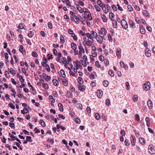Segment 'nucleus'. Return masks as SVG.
I'll return each mask as SVG.
<instances>
[{
    "mask_svg": "<svg viewBox=\"0 0 155 155\" xmlns=\"http://www.w3.org/2000/svg\"><path fill=\"white\" fill-rule=\"evenodd\" d=\"M149 153L151 154L155 153V147L152 145H149L148 147Z\"/></svg>",
    "mask_w": 155,
    "mask_h": 155,
    "instance_id": "obj_1",
    "label": "nucleus"
},
{
    "mask_svg": "<svg viewBox=\"0 0 155 155\" xmlns=\"http://www.w3.org/2000/svg\"><path fill=\"white\" fill-rule=\"evenodd\" d=\"M121 25L124 28L127 29L128 28V26L127 22L124 19H123L121 20Z\"/></svg>",
    "mask_w": 155,
    "mask_h": 155,
    "instance_id": "obj_2",
    "label": "nucleus"
},
{
    "mask_svg": "<svg viewBox=\"0 0 155 155\" xmlns=\"http://www.w3.org/2000/svg\"><path fill=\"white\" fill-rule=\"evenodd\" d=\"M143 89L146 91L148 90L150 87V83L148 81L147 82V83L144 84V85H143Z\"/></svg>",
    "mask_w": 155,
    "mask_h": 155,
    "instance_id": "obj_3",
    "label": "nucleus"
},
{
    "mask_svg": "<svg viewBox=\"0 0 155 155\" xmlns=\"http://www.w3.org/2000/svg\"><path fill=\"white\" fill-rule=\"evenodd\" d=\"M96 39L97 41L100 43H102L103 41V38L100 35H98L96 37Z\"/></svg>",
    "mask_w": 155,
    "mask_h": 155,
    "instance_id": "obj_4",
    "label": "nucleus"
},
{
    "mask_svg": "<svg viewBox=\"0 0 155 155\" xmlns=\"http://www.w3.org/2000/svg\"><path fill=\"white\" fill-rule=\"evenodd\" d=\"M116 54L118 58H120L121 55L120 53H121V49L119 48H118L117 50Z\"/></svg>",
    "mask_w": 155,
    "mask_h": 155,
    "instance_id": "obj_5",
    "label": "nucleus"
},
{
    "mask_svg": "<svg viewBox=\"0 0 155 155\" xmlns=\"http://www.w3.org/2000/svg\"><path fill=\"white\" fill-rule=\"evenodd\" d=\"M19 50L20 52L23 55H25L26 54L25 50H24L23 46L22 45L20 46Z\"/></svg>",
    "mask_w": 155,
    "mask_h": 155,
    "instance_id": "obj_6",
    "label": "nucleus"
},
{
    "mask_svg": "<svg viewBox=\"0 0 155 155\" xmlns=\"http://www.w3.org/2000/svg\"><path fill=\"white\" fill-rule=\"evenodd\" d=\"M129 23L130 28H134L136 27L135 24L131 20H129Z\"/></svg>",
    "mask_w": 155,
    "mask_h": 155,
    "instance_id": "obj_7",
    "label": "nucleus"
},
{
    "mask_svg": "<svg viewBox=\"0 0 155 155\" xmlns=\"http://www.w3.org/2000/svg\"><path fill=\"white\" fill-rule=\"evenodd\" d=\"M151 51L148 48H147L146 50L145 54L146 56L147 57H150L151 55Z\"/></svg>",
    "mask_w": 155,
    "mask_h": 155,
    "instance_id": "obj_8",
    "label": "nucleus"
},
{
    "mask_svg": "<svg viewBox=\"0 0 155 155\" xmlns=\"http://www.w3.org/2000/svg\"><path fill=\"white\" fill-rule=\"evenodd\" d=\"M147 105L150 109H152L153 107V104L151 101L150 99H148L147 101Z\"/></svg>",
    "mask_w": 155,
    "mask_h": 155,
    "instance_id": "obj_9",
    "label": "nucleus"
},
{
    "mask_svg": "<svg viewBox=\"0 0 155 155\" xmlns=\"http://www.w3.org/2000/svg\"><path fill=\"white\" fill-rule=\"evenodd\" d=\"M86 87L84 85H82L79 86V90L82 91L84 92L85 90Z\"/></svg>",
    "mask_w": 155,
    "mask_h": 155,
    "instance_id": "obj_10",
    "label": "nucleus"
},
{
    "mask_svg": "<svg viewBox=\"0 0 155 155\" xmlns=\"http://www.w3.org/2000/svg\"><path fill=\"white\" fill-rule=\"evenodd\" d=\"M107 31L104 28H102L101 30V32L99 33L101 35H105L106 34Z\"/></svg>",
    "mask_w": 155,
    "mask_h": 155,
    "instance_id": "obj_11",
    "label": "nucleus"
},
{
    "mask_svg": "<svg viewBox=\"0 0 155 155\" xmlns=\"http://www.w3.org/2000/svg\"><path fill=\"white\" fill-rule=\"evenodd\" d=\"M140 31L141 33L142 34H144L146 32L144 28L142 26H140Z\"/></svg>",
    "mask_w": 155,
    "mask_h": 155,
    "instance_id": "obj_12",
    "label": "nucleus"
},
{
    "mask_svg": "<svg viewBox=\"0 0 155 155\" xmlns=\"http://www.w3.org/2000/svg\"><path fill=\"white\" fill-rule=\"evenodd\" d=\"M71 47L75 51L77 48V46L76 44L74 42H73L71 43Z\"/></svg>",
    "mask_w": 155,
    "mask_h": 155,
    "instance_id": "obj_13",
    "label": "nucleus"
},
{
    "mask_svg": "<svg viewBox=\"0 0 155 155\" xmlns=\"http://www.w3.org/2000/svg\"><path fill=\"white\" fill-rule=\"evenodd\" d=\"M91 35L92 38V37L93 38H95L97 36V33L93 31L91 32Z\"/></svg>",
    "mask_w": 155,
    "mask_h": 155,
    "instance_id": "obj_14",
    "label": "nucleus"
},
{
    "mask_svg": "<svg viewBox=\"0 0 155 155\" xmlns=\"http://www.w3.org/2000/svg\"><path fill=\"white\" fill-rule=\"evenodd\" d=\"M112 21L113 26L115 28H117V21L114 19H113Z\"/></svg>",
    "mask_w": 155,
    "mask_h": 155,
    "instance_id": "obj_15",
    "label": "nucleus"
},
{
    "mask_svg": "<svg viewBox=\"0 0 155 155\" xmlns=\"http://www.w3.org/2000/svg\"><path fill=\"white\" fill-rule=\"evenodd\" d=\"M102 8L104 12L105 13H107L108 12V10H106L107 8H108V7L107 5H104L103 7H102Z\"/></svg>",
    "mask_w": 155,
    "mask_h": 155,
    "instance_id": "obj_16",
    "label": "nucleus"
},
{
    "mask_svg": "<svg viewBox=\"0 0 155 155\" xmlns=\"http://www.w3.org/2000/svg\"><path fill=\"white\" fill-rule=\"evenodd\" d=\"M74 20L75 22L77 24L79 23V18H78L77 16H74Z\"/></svg>",
    "mask_w": 155,
    "mask_h": 155,
    "instance_id": "obj_17",
    "label": "nucleus"
},
{
    "mask_svg": "<svg viewBox=\"0 0 155 155\" xmlns=\"http://www.w3.org/2000/svg\"><path fill=\"white\" fill-rule=\"evenodd\" d=\"M96 75V73L95 72H92L89 76L90 79L93 80L94 78V76Z\"/></svg>",
    "mask_w": 155,
    "mask_h": 155,
    "instance_id": "obj_18",
    "label": "nucleus"
},
{
    "mask_svg": "<svg viewBox=\"0 0 155 155\" xmlns=\"http://www.w3.org/2000/svg\"><path fill=\"white\" fill-rule=\"evenodd\" d=\"M78 82L81 84H82L84 82L82 78L79 77L78 78Z\"/></svg>",
    "mask_w": 155,
    "mask_h": 155,
    "instance_id": "obj_19",
    "label": "nucleus"
},
{
    "mask_svg": "<svg viewBox=\"0 0 155 155\" xmlns=\"http://www.w3.org/2000/svg\"><path fill=\"white\" fill-rule=\"evenodd\" d=\"M97 4L101 8L103 7L104 5L102 3L101 1L100 0H97Z\"/></svg>",
    "mask_w": 155,
    "mask_h": 155,
    "instance_id": "obj_20",
    "label": "nucleus"
},
{
    "mask_svg": "<svg viewBox=\"0 0 155 155\" xmlns=\"http://www.w3.org/2000/svg\"><path fill=\"white\" fill-rule=\"evenodd\" d=\"M132 139L131 141V143L133 145H134L135 144L136 138L133 135L132 136Z\"/></svg>",
    "mask_w": 155,
    "mask_h": 155,
    "instance_id": "obj_21",
    "label": "nucleus"
},
{
    "mask_svg": "<svg viewBox=\"0 0 155 155\" xmlns=\"http://www.w3.org/2000/svg\"><path fill=\"white\" fill-rule=\"evenodd\" d=\"M28 110L27 108H24L23 110H21V112L22 114H27L28 113Z\"/></svg>",
    "mask_w": 155,
    "mask_h": 155,
    "instance_id": "obj_22",
    "label": "nucleus"
},
{
    "mask_svg": "<svg viewBox=\"0 0 155 155\" xmlns=\"http://www.w3.org/2000/svg\"><path fill=\"white\" fill-rule=\"evenodd\" d=\"M60 72L63 78H64L66 77L65 72L63 70H61L60 71Z\"/></svg>",
    "mask_w": 155,
    "mask_h": 155,
    "instance_id": "obj_23",
    "label": "nucleus"
},
{
    "mask_svg": "<svg viewBox=\"0 0 155 155\" xmlns=\"http://www.w3.org/2000/svg\"><path fill=\"white\" fill-rule=\"evenodd\" d=\"M77 10L80 13H82L83 11L82 8L79 5H78L77 6Z\"/></svg>",
    "mask_w": 155,
    "mask_h": 155,
    "instance_id": "obj_24",
    "label": "nucleus"
},
{
    "mask_svg": "<svg viewBox=\"0 0 155 155\" xmlns=\"http://www.w3.org/2000/svg\"><path fill=\"white\" fill-rule=\"evenodd\" d=\"M79 52H82L83 53H85L84 50L81 45H80L79 47Z\"/></svg>",
    "mask_w": 155,
    "mask_h": 155,
    "instance_id": "obj_25",
    "label": "nucleus"
},
{
    "mask_svg": "<svg viewBox=\"0 0 155 155\" xmlns=\"http://www.w3.org/2000/svg\"><path fill=\"white\" fill-rule=\"evenodd\" d=\"M139 141L140 143L143 145L145 143V140L143 138H140L139 139Z\"/></svg>",
    "mask_w": 155,
    "mask_h": 155,
    "instance_id": "obj_26",
    "label": "nucleus"
},
{
    "mask_svg": "<svg viewBox=\"0 0 155 155\" xmlns=\"http://www.w3.org/2000/svg\"><path fill=\"white\" fill-rule=\"evenodd\" d=\"M43 74H44V75H45V78L44 79H45V80L46 81H48L51 80V78L50 76H47V75L46 74H45L44 73H43Z\"/></svg>",
    "mask_w": 155,
    "mask_h": 155,
    "instance_id": "obj_27",
    "label": "nucleus"
},
{
    "mask_svg": "<svg viewBox=\"0 0 155 155\" xmlns=\"http://www.w3.org/2000/svg\"><path fill=\"white\" fill-rule=\"evenodd\" d=\"M97 91V96L99 98H101V97L102 96V93H101V90H98Z\"/></svg>",
    "mask_w": 155,
    "mask_h": 155,
    "instance_id": "obj_28",
    "label": "nucleus"
},
{
    "mask_svg": "<svg viewBox=\"0 0 155 155\" xmlns=\"http://www.w3.org/2000/svg\"><path fill=\"white\" fill-rule=\"evenodd\" d=\"M85 35L87 37H88V39H92V41H93V39L92 38L91 35V34H90L89 33H87L85 34Z\"/></svg>",
    "mask_w": 155,
    "mask_h": 155,
    "instance_id": "obj_29",
    "label": "nucleus"
},
{
    "mask_svg": "<svg viewBox=\"0 0 155 155\" xmlns=\"http://www.w3.org/2000/svg\"><path fill=\"white\" fill-rule=\"evenodd\" d=\"M114 16H115V15L113 13H112V12H110L109 13V18L111 20H113L112 18H114Z\"/></svg>",
    "mask_w": 155,
    "mask_h": 155,
    "instance_id": "obj_30",
    "label": "nucleus"
},
{
    "mask_svg": "<svg viewBox=\"0 0 155 155\" xmlns=\"http://www.w3.org/2000/svg\"><path fill=\"white\" fill-rule=\"evenodd\" d=\"M60 42L61 43L63 44L64 42V38L62 35L60 36Z\"/></svg>",
    "mask_w": 155,
    "mask_h": 155,
    "instance_id": "obj_31",
    "label": "nucleus"
},
{
    "mask_svg": "<svg viewBox=\"0 0 155 155\" xmlns=\"http://www.w3.org/2000/svg\"><path fill=\"white\" fill-rule=\"evenodd\" d=\"M103 84L105 87H107L108 85V82L106 80L104 81H103Z\"/></svg>",
    "mask_w": 155,
    "mask_h": 155,
    "instance_id": "obj_32",
    "label": "nucleus"
},
{
    "mask_svg": "<svg viewBox=\"0 0 155 155\" xmlns=\"http://www.w3.org/2000/svg\"><path fill=\"white\" fill-rule=\"evenodd\" d=\"M10 73H11L13 75H14L16 74V71L12 68H11L10 70Z\"/></svg>",
    "mask_w": 155,
    "mask_h": 155,
    "instance_id": "obj_33",
    "label": "nucleus"
},
{
    "mask_svg": "<svg viewBox=\"0 0 155 155\" xmlns=\"http://www.w3.org/2000/svg\"><path fill=\"white\" fill-rule=\"evenodd\" d=\"M62 82L63 84L65 86H67L68 85V82L65 79H63Z\"/></svg>",
    "mask_w": 155,
    "mask_h": 155,
    "instance_id": "obj_34",
    "label": "nucleus"
},
{
    "mask_svg": "<svg viewBox=\"0 0 155 155\" xmlns=\"http://www.w3.org/2000/svg\"><path fill=\"white\" fill-rule=\"evenodd\" d=\"M114 71L112 70H110L108 71V74L111 77H114Z\"/></svg>",
    "mask_w": 155,
    "mask_h": 155,
    "instance_id": "obj_35",
    "label": "nucleus"
},
{
    "mask_svg": "<svg viewBox=\"0 0 155 155\" xmlns=\"http://www.w3.org/2000/svg\"><path fill=\"white\" fill-rule=\"evenodd\" d=\"M88 13L89 14L87 17V19H88L90 21H91L92 19V18L91 16V13L90 12H89Z\"/></svg>",
    "mask_w": 155,
    "mask_h": 155,
    "instance_id": "obj_36",
    "label": "nucleus"
},
{
    "mask_svg": "<svg viewBox=\"0 0 155 155\" xmlns=\"http://www.w3.org/2000/svg\"><path fill=\"white\" fill-rule=\"evenodd\" d=\"M102 18L103 19V21L104 22H106L107 21V18L104 15H102Z\"/></svg>",
    "mask_w": 155,
    "mask_h": 155,
    "instance_id": "obj_37",
    "label": "nucleus"
},
{
    "mask_svg": "<svg viewBox=\"0 0 155 155\" xmlns=\"http://www.w3.org/2000/svg\"><path fill=\"white\" fill-rule=\"evenodd\" d=\"M143 14L146 17H148L149 15V13L147 10H144L143 12Z\"/></svg>",
    "mask_w": 155,
    "mask_h": 155,
    "instance_id": "obj_38",
    "label": "nucleus"
},
{
    "mask_svg": "<svg viewBox=\"0 0 155 155\" xmlns=\"http://www.w3.org/2000/svg\"><path fill=\"white\" fill-rule=\"evenodd\" d=\"M52 82L53 84L56 86H57L58 85V81L56 79H54L52 80Z\"/></svg>",
    "mask_w": 155,
    "mask_h": 155,
    "instance_id": "obj_39",
    "label": "nucleus"
},
{
    "mask_svg": "<svg viewBox=\"0 0 155 155\" xmlns=\"http://www.w3.org/2000/svg\"><path fill=\"white\" fill-rule=\"evenodd\" d=\"M100 117V115L98 113H96L95 115V117L97 120L99 119Z\"/></svg>",
    "mask_w": 155,
    "mask_h": 155,
    "instance_id": "obj_40",
    "label": "nucleus"
},
{
    "mask_svg": "<svg viewBox=\"0 0 155 155\" xmlns=\"http://www.w3.org/2000/svg\"><path fill=\"white\" fill-rule=\"evenodd\" d=\"M40 123L41 125L43 127L45 126V122H44L42 120H40Z\"/></svg>",
    "mask_w": 155,
    "mask_h": 155,
    "instance_id": "obj_41",
    "label": "nucleus"
},
{
    "mask_svg": "<svg viewBox=\"0 0 155 155\" xmlns=\"http://www.w3.org/2000/svg\"><path fill=\"white\" fill-rule=\"evenodd\" d=\"M26 140L27 141L30 142H32V140L31 139V137L30 136H27Z\"/></svg>",
    "mask_w": 155,
    "mask_h": 155,
    "instance_id": "obj_42",
    "label": "nucleus"
},
{
    "mask_svg": "<svg viewBox=\"0 0 155 155\" xmlns=\"http://www.w3.org/2000/svg\"><path fill=\"white\" fill-rule=\"evenodd\" d=\"M138 99V97L137 95H135L133 96V101L134 102H136L137 101Z\"/></svg>",
    "mask_w": 155,
    "mask_h": 155,
    "instance_id": "obj_43",
    "label": "nucleus"
},
{
    "mask_svg": "<svg viewBox=\"0 0 155 155\" xmlns=\"http://www.w3.org/2000/svg\"><path fill=\"white\" fill-rule=\"evenodd\" d=\"M75 64H77V66H76V67H77V69H78V66H81V65H80V62L78 61H76L75 62Z\"/></svg>",
    "mask_w": 155,
    "mask_h": 155,
    "instance_id": "obj_44",
    "label": "nucleus"
},
{
    "mask_svg": "<svg viewBox=\"0 0 155 155\" xmlns=\"http://www.w3.org/2000/svg\"><path fill=\"white\" fill-rule=\"evenodd\" d=\"M77 107L79 109H82V105L81 104L78 103L77 105Z\"/></svg>",
    "mask_w": 155,
    "mask_h": 155,
    "instance_id": "obj_45",
    "label": "nucleus"
},
{
    "mask_svg": "<svg viewBox=\"0 0 155 155\" xmlns=\"http://www.w3.org/2000/svg\"><path fill=\"white\" fill-rule=\"evenodd\" d=\"M88 41H86V44H87L88 46H91L92 45V44H91V41L90 40H89V39H88Z\"/></svg>",
    "mask_w": 155,
    "mask_h": 155,
    "instance_id": "obj_46",
    "label": "nucleus"
},
{
    "mask_svg": "<svg viewBox=\"0 0 155 155\" xmlns=\"http://www.w3.org/2000/svg\"><path fill=\"white\" fill-rule=\"evenodd\" d=\"M8 105L9 106V107H11V108H12V109H15V106L12 103H9L8 104Z\"/></svg>",
    "mask_w": 155,
    "mask_h": 155,
    "instance_id": "obj_47",
    "label": "nucleus"
},
{
    "mask_svg": "<svg viewBox=\"0 0 155 155\" xmlns=\"http://www.w3.org/2000/svg\"><path fill=\"white\" fill-rule=\"evenodd\" d=\"M94 7L95 8L97 11L99 12L101 11V9L98 6L96 5H95Z\"/></svg>",
    "mask_w": 155,
    "mask_h": 155,
    "instance_id": "obj_48",
    "label": "nucleus"
},
{
    "mask_svg": "<svg viewBox=\"0 0 155 155\" xmlns=\"http://www.w3.org/2000/svg\"><path fill=\"white\" fill-rule=\"evenodd\" d=\"M34 34L33 33L32 31H31L30 33H28V36L29 38H32L34 36Z\"/></svg>",
    "mask_w": 155,
    "mask_h": 155,
    "instance_id": "obj_49",
    "label": "nucleus"
},
{
    "mask_svg": "<svg viewBox=\"0 0 155 155\" xmlns=\"http://www.w3.org/2000/svg\"><path fill=\"white\" fill-rule=\"evenodd\" d=\"M32 55L33 57H37L38 55L36 52L33 51L32 53Z\"/></svg>",
    "mask_w": 155,
    "mask_h": 155,
    "instance_id": "obj_50",
    "label": "nucleus"
},
{
    "mask_svg": "<svg viewBox=\"0 0 155 155\" xmlns=\"http://www.w3.org/2000/svg\"><path fill=\"white\" fill-rule=\"evenodd\" d=\"M75 122L77 124H80L81 122L80 119L79 118H77L74 120Z\"/></svg>",
    "mask_w": 155,
    "mask_h": 155,
    "instance_id": "obj_51",
    "label": "nucleus"
},
{
    "mask_svg": "<svg viewBox=\"0 0 155 155\" xmlns=\"http://www.w3.org/2000/svg\"><path fill=\"white\" fill-rule=\"evenodd\" d=\"M120 133L123 136H124L126 134L125 132L123 130H121Z\"/></svg>",
    "mask_w": 155,
    "mask_h": 155,
    "instance_id": "obj_52",
    "label": "nucleus"
},
{
    "mask_svg": "<svg viewBox=\"0 0 155 155\" xmlns=\"http://www.w3.org/2000/svg\"><path fill=\"white\" fill-rule=\"evenodd\" d=\"M107 37L108 38V40L112 42L113 41L112 37L110 35V34H108L107 35Z\"/></svg>",
    "mask_w": 155,
    "mask_h": 155,
    "instance_id": "obj_53",
    "label": "nucleus"
},
{
    "mask_svg": "<svg viewBox=\"0 0 155 155\" xmlns=\"http://www.w3.org/2000/svg\"><path fill=\"white\" fill-rule=\"evenodd\" d=\"M124 143L125 145L127 146L129 145L130 143L128 139H126L125 140Z\"/></svg>",
    "mask_w": 155,
    "mask_h": 155,
    "instance_id": "obj_54",
    "label": "nucleus"
},
{
    "mask_svg": "<svg viewBox=\"0 0 155 155\" xmlns=\"http://www.w3.org/2000/svg\"><path fill=\"white\" fill-rule=\"evenodd\" d=\"M135 118L138 121H139L140 120V116L139 114H136L135 115Z\"/></svg>",
    "mask_w": 155,
    "mask_h": 155,
    "instance_id": "obj_55",
    "label": "nucleus"
},
{
    "mask_svg": "<svg viewBox=\"0 0 155 155\" xmlns=\"http://www.w3.org/2000/svg\"><path fill=\"white\" fill-rule=\"evenodd\" d=\"M45 67H46V69L49 72L50 71V68L48 64H46L45 65Z\"/></svg>",
    "mask_w": 155,
    "mask_h": 155,
    "instance_id": "obj_56",
    "label": "nucleus"
},
{
    "mask_svg": "<svg viewBox=\"0 0 155 155\" xmlns=\"http://www.w3.org/2000/svg\"><path fill=\"white\" fill-rule=\"evenodd\" d=\"M43 85L46 89H48V84L43 83Z\"/></svg>",
    "mask_w": 155,
    "mask_h": 155,
    "instance_id": "obj_57",
    "label": "nucleus"
},
{
    "mask_svg": "<svg viewBox=\"0 0 155 155\" xmlns=\"http://www.w3.org/2000/svg\"><path fill=\"white\" fill-rule=\"evenodd\" d=\"M48 26L50 29L52 28V24L51 22H48Z\"/></svg>",
    "mask_w": 155,
    "mask_h": 155,
    "instance_id": "obj_58",
    "label": "nucleus"
},
{
    "mask_svg": "<svg viewBox=\"0 0 155 155\" xmlns=\"http://www.w3.org/2000/svg\"><path fill=\"white\" fill-rule=\"evenodd\" d=\"M5 75L7 78H8L9 77V74L8 71H5Z\"/></svg>",
    "mask_w": 155,
    "mask_h": 155,
    "instance_id": "obj_59",
    "label": "nucleus"
},
{
    "mask_svg": "<svg viewBox=\"0 0 155 155\" xmlns=\"http://www.w3.org/2000/svg\"><path fill=\"white\" fill-rule=\"evenodd\" d=\"M19 80L21 83H23L25 81V79L23 78V77L21 75V77L19 78Z\"/></svg>",
    "mask_w": 155,
    "mask_h": 155,
    "instance_id": "obj_60",
    "label": "nucleus"
},
{
    "mask_svg": "<svg viewBox=\"0 0 155 155\" xmlns=\"http://www.w3.org/2000/svg\"><path fill=\"white\" fill-rule=\"evenodd\" d=\"M53 95L56 97H58V94L56 91H53L52 92Z\"/></svg>",
    "mask_w": 155,
    "mask_h": 155,
    "instance_id": "obj_61",
    "label": "nucleus"
},
{
    "mask_svg": "<svg viewBox=\"0 0 155 155\" xmlns=\"http://www.w3.org/2000/svg\"><path fill=\"white\" fill-rule=\"evenodd\" d=\"M110 104V100L108 99H107L106 101V104L107 105H109Z\"/></svg>",
    "mask_w": 155,
    "mask_h": 155,
    "instance_id": "obj_62",
    "label": "nucleus"
},
{
    "mask_svg": "<svg viewBox=\"0 0 155 155\" xmlns=\"http://www.w3.org/2000/svg\"><path fill=\"white\" fill-rule=\"evenodd\" d=\"M67 59H66V58H65V57H63L62 58V63L64 64H65V62L66 61H67Z\"/></svg>",
    "mask_w": 155,
    "mask_h": 155,
    "instance_id": "obj_63",
    "label": "nucleus"
},
{
    "mask_svg": "<svg viewBox=\"0 0 155 155\" xmlns=\"http://www.w3.org/2000/svg\"><path fill=\"white\" fill-rule=\"evenodd\" d=\"M104 63L105 64L107 65H108V64H109V61L107 59H105L104 60Z\"/></svg>",
    "mask_w": 155,
    "mask_h": 155,
    "instance_id": "obj_64",
    "label": "nucleus"
}]
</instances>
